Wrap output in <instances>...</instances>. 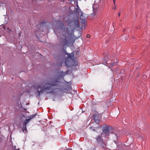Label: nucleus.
Returning <instances> with one entry per match:
<instances>
[{
    "label": "nucleus",
    "mask_w": 150,
    "mask_h": 150,
    "mask_svg": "<svg viewBox=\"0 0 150 150\" xmlns=\"http://www.w3.org/2000/svg\"><path fill=\"white\" fill-rule=\"evenodd\" d=\"M59 83L58 81L52 79H49L44 82L40 83L37 88L39 95L45 91L49 92H53L54 90L57 89L56 86L58 85Z\"/></svg>",
    "instance_id": "nucleus-1"
},
{
    "label": "nucleus",
    "mask_w": 150,
    "mask_h": 150,
    "mask_svg": "<svg viewBox=\"0 0 150 150\" xmlns=\"http://www.w3.org/2000/svg\"><path fill=\"white\" fill-rule=\"evenodd\" d=\"M111 127L107 125H104L102 129V132L101 135H104L105 137H108L110 133Z\"/></svg>",
    "instance_id": "nucleus-2"
},
{
    "label": "nucleus",
    "mask_w": 150,
    "mask_h": 150,
    "mask_svg": "<svg viewBox=\"0 0 150 150\" xmlns=\"http://www.w3.org/2000/svg\"><path fill=\"white\" fill-rule=\"evenodd\" d=\"M37 115V113H35V114L34 115H31L29 117H28V119H26L24 122V124L23 125V126L22 128V130L23 132H25H25H27V130L26 128V125L27 123L32 118H34V117Z\"/></svg>",
    "instance_id": "nucleus-3"
},
{
    "label": "nucleus",
    "mask_w": 150,
    "mask_h": 150,
    "mask_svg": "<svg viewBox=\"0 0 150 150\" xmlns=\"http://www.w3.org/2000/svg\"><path fill=\"white\" fill-rule=\"evenodd\" d=\"M68 57H66V61L65 62V65L67 67H69V59H71V58L74 56V54L71 53L70 54H68Z\"/></svg>",
    "instance_id": "nucleus-4"
},
{
    "label": "nucleus",
    "mask_w": 150,
    "mask_h": 150,
    "mask_svg": "<svg viewBox=\"0 0 150 150\" xmlns=\"http://www.w3.org/2000/svg\"><path fill=\"white\" fill-rule=\"evenodd\" d=\"M79 20V17L78 16L74 17L72 20V21L74 23V24L75 27L77 28L79 27V24L78 23Z\"/></svg>",
    "instance_id": "nucleus-5"
},
{
    "label": "nucleus",
    "mask_w": 150,
    "mask_h": 150,
    "mask_svg": "<svg viewBox=\"0 0 150 150\" xmlns=\"http://www.w3.org/2000/svg\"><path fill=\"white\" fill-rule=\"evenodd\" d=\"M98 117H99L98 115H93V120H94V122H93L94 124L96 123L98 125L99 122V119Z\"/></svg>",
    "instance_id": "nucleus-6"
},
{
    "label": "nucleus",
    "mask_w": 150,
    "mask_h": 150,
    "mask_svg": "<svg viewBox=\"0 0 150 150\" xmlns=\"http://www.w3.org/2000/svg\"><path fill=\"white\" fill-rule=\"evenodd\" d=\"M80 19L81 20V23L82 24H84L85 25L86 23V20L85 18L83 16V14H81V16L80 17Z\"/></svg>",
    "instance_id": "nucleus-7"
},
{
    "label": "nucleus",
    "mask_w": 150,
    "mask_h": 150,
    "mask_svg": "<svg viewBox=\"0 0 150 150\" xmlns=\"http://www.w3.org/2000/svg\"><path fill=\"white\" fill-rule=\"evenodd\" d=\"M97 142L98 143H101L103 142V140L100 136H98L96 138Z\"/></svg>",
    "instance_id": "nucleus-8"
},
{
    "label": "nucleus",
    "mask_w": 150,
    "mask_h": 150,
    "mask_svg": "<svg viewBox=\"0 0 150 150\" xmlns=\"http://www.w3.org/2000/svg\"><path fill=\"white\" fill-rule=\"evenodd\" d=\"M101 147L102 148H105V147L106 146V144L103 141V142H101Z\"/></svg>",
    "instance_id": "nucleus-9"
},
{
    "label": "nucleus",
    "mask_w": 150,
    "mask_h": 150,
    "mask_svg": "<svg viewBox=\"0 0 150 150\" xmlns=\"http://www.w3.org/2000/svg\"><path fill=\"white\" fill-rule=\"evenodd\" d=\"M64 31L65 32V35H66V34H69L68 29L67 28H65L64 29ZM65 36V35H64Z\"/></svg>",
    "instance_id": "nucleus-10"
},
{
    "label": "nucleus",
    "mask_w": 150,
    "mask_h": 150,
    "mask_svg": "<svg viewBox=\"0 0 150 150\" xmlns=\"http://www.w3.org/2000/svg\"><path fill=\"white\" fill-rule=\"evenodd\" d=\"M76 12H77L78 13H79L80 12H81V13L82 14V12L81 11V10L79 8H77L76 9Z\"/></svg>",
    "instance_id": "nucleus-11"
},
{
    "label": "nucleus",
    "mask_w": 150,
    "mask_h": 150,
    "mask_svg": "<svg viewBox=\"0 0 150 150\" xmlns=\"http://www.w3.org/2000/svg\"><path fill=\"white\" fill-rule=\"evenodd\" d=\"M61 76H62V77H63L64 76V72H62L61 73Z\"/></svg>",
    "instance_id": "nucleus-12"
},
{
    "label": "nucleus",
    "mask_w": 150,
    "mask_h": 150,
    "mask_svg": "<svg viewBox=\"0 0 150 150\" xmlns=\"http://www.w3.org/2000/svg\"><path fill=\"white\" fill-rule=\"evenodd\" d=\"M90 129H91V131H95V129H94L92 128V127H90Z\"/></svg>",
    "instance_id": "nucleus-13"
},
{
    "label": "nucleus",
    "mask_w": 150,
    "mask_h": 150,
    "mask_svg": "<svg viewBox=\"0 0 150 150\" xmlns=\"http://www.w3.org/2000/svg\"><path fill=\"white\" fill-rule=\"evenodd\" d=\"M74 61L75 62V64H73L72 65L74 66V65H77V63H78L77 62H76L75 61Z\"/></svg>",
    "instance_id": "nucleus-14"
},
{
    "label": "nucleus",
    "mask_w": 150,
    "mask_h": 150,
    "mask_svg": "<svg viewBox=\"0 0 150 150\" xmlns=\"http://www.w3.org/2000/svg\"><path fill=\"white\" fill-rule=\"evenodd\" d=\"M20 150V149H16V146H14V149L13 150Z\"/></svg>",
    "instance_id": "nucleus-15"
},
{
    "label": "nucleus",
    "mask_w": 150,
    "mask_h": 150,
    "mask_svg": "<svg viewBox=\"0 0 150 150\" xmlns=\"http://www.w3.org/2000/svg\"><path fill=\"white\" fill-rule=\"evenodd\" d=\"M114 4L115 6V0H113Z\"/></svg>",
    "instance_id": "nucleus-16"
},
{
    "label": "nucleus",
    "mask_w": 150,
    "mask_h": 150,
    "mask_svg": "<svg viewBox=\"0 0 150 150\" xmlns=\"http://www.w3.org/2000/svg\"><path fill=\"white\" fill-rule=\"evenodd\" d=\"M107 62H107H105V63H104L106 65V64H108Z\"/></svg>",
    "instance_id": "nucleus-17"
},
{
    "label": "nucleus",
    "mask_w": 150,
    "mask_h": 150,
    "mask_svg": "<svg viewBox=\"0 0 150 150\" xmlns=\"http://www.w3.org/2000/svg\"><path fill=\"white\" fill-rule=\"evenodd\" d=\"M38 32V31H37L36 30L35 31H34V33L35 34H37V32Z\"/></svg>",
    "instance_id": "nucleus-18"
},
{
    "label": "nucleus",
    "mask_w": 150,
    "mask_h": 150,
    "mask_svg": "<svg viewBox=\"0 0 150 150\" xmlns=\"http://www.w3.org/2000/svg\"><path fill=\"white\" fill-rule=\"evenodd\" d=\"M113 9H115H115H116V8L115 7H113Z\"/></svg>",
    "instance_id": "nucleus-19"
},
{
    "label": "nucleus",
    "mask_w": 150,
    "mask_h": 150,
    "mask_svg": "<svg viewBox=\"0 0 150 150\" xmlns=\"http://www.w3.org/2000/svg\"><path fill=\"white\" fill-rule=\"evenodd\" d=\"M90 35H87V37H90Z\"/></svg>",
    "instance_id": "nucleus-20"
},
{
    "label": "nucleus",
    "mask_w": 150,
    "mask_h": 150,
    "mask_svg": "<svg viewBox=\"0 0 150 150\" xmlns=\"http://www.w3.org/2000/svg\"><path fill=\"white\" fill-rule=\"evenodd\" d=\"M94 6H93V10H94Z\"/></svg>",
    "instance_id": "nucleus-21"
},
{
    "label": "nucleus",
    "mask_w": 150,
    "mask_h": 150,
    "mask_svg": "<svg viewBox=\"0 0 150 150\" xmlns=\"http://www.w3.org/2000/svg\"><path fill=\"white\" fill-rule=\"evenodd\" d=\"M107 57L106 58V57H105V59L106 60H107Z\"/></svg>",
    "instance_id": "nucleus-22"
},
{
    "label": "nucleus",
    "mask_w": 150,
    "mask_h": 150,
    "mask_svg": "<svg viewBox=\"0 0 150 150\" xmlns=\"http://www.w3.org/2000/svg\"><path fill=\"white\" fill-rule=\"evenodd\" d=\"M120 13H119V16H120Z\"/></svg>",
    "instance_id": "nucleus-23"
},
{
    "label": "nucleus",
    "mask_w": 150,
    "mask_h": 150,
    "mask_svg": "<svg viewBox=\"0 0 150 150\" xmlns=\"http://www.w3.org/2000/svg\"><path fill=\"white\" fill-rule=\"evenodd\" d=\"M71 86H69V88H71Z\"/></svg>",
    "instance_id": "nucleus-24"
},
{
    "label": "nucleus",
    "mask_w": 150,
    "mask_h": 150,
    "mask_svg": "<svg viewBox=\"0 0 150 150\" xmlns=\"http://www.w3.org/2000/svg\"><path fill=\"white\" fill-rule=\"evenodd\" d=\"M42 23H41V25H42Z\"/></svg>",
    "instance_id": "nucleus-25"
},
{
    "label": "nucleus",
    "mask_w": 150,
    "mask_h": 150,
    "mask_svg": "<svg viewBox=\"0 0 150 150\" xmlns=\"http://www.w3.org/2000/svg\"><path fill=\"white\" fill-rule=\"evenodd\" d=\"M108 56L107 55H106V57H108Z\"/></svg>",
    "instance_id": "nucleus-26"
},
{
    "label": "nucleus",
    "mask_w": 150,
    "mask_h": 150,
    "mask_svg": "<svg viewBox=\"0 0 150 150\" xmlns=\"http://www.w3.org/2000/svg\"><path fill=\"white\" fill-rule=\"evenodd\" d=\"M19 35H21L20 33H19Z\"/></svg>",
    "instance_id": "nucleus-27"
},
{
    "label": "nucleus",
    "mask_w": 150,
    "mask_h": 150,
    "mask_svg": "<svg viewBox=\"0 0 150 150\" xmlns=\"http://www.w3.org/2000/svg\"><path fill=\"white\" fill-rule=\"evenodd\" d=\"M62 64H61L60 66H62Z\"/></svg>",
    "instance_id": "nucleus-28"
}]
</instances>
